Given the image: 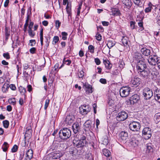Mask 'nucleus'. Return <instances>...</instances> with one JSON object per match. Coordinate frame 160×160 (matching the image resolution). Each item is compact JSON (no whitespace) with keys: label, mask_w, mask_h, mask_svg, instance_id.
Masks as SVG:
<instances>
[{"label":"nucleus","mask_w":160,"mask_h":160,"mask_svg":"<svg viewBox=\"0 0 160 160\" xmlns=\"http://www.w3.org/2000/svg\"><path fill=\"white\" fill-rule=\"evenodd\" d=\"M142 53L145 56H148L150 54L151 52L149 49L146 48H142L141 49Z\"/></svg>","instance_id":"obj_24"},{"label":"nucleus","mask_w":160,"mask_h":160,"mask_svg":"<svg viewBox=\"0 0 160 160\" xmlns=\"http://www.w3.org/2000/svg\"><path fill=\"white\" fill-rule=\"evenodd\" d=\"M89 51L92 53H94V47L92 45H90L88 47Z\"/></svg>","instance_id":"obj_38"},{"label":"nucleus","mask_w":160,"mask_h":160,"mask_svg":"<svg viewBox=\"0 0 160 160\" xmlns=\"http://www.w3.org/2000/svg\"><path fill=\"white\" fill-rule=\"evenodd\" d=\"M115 42L114 41L109 40L107 45L108 48L110 49L115 45Z\"/></svg>","instance_id":"obj_31"},{"label":"nucleus","mask_w":160,"mask_h":160,"mask_svg":"<svg viewBox=\"0 0 160 160\" xmlns=\"http://www.w3.org/2000/svg\"><path fill=\"white\" fill-rule=\"evenodd\" d=\"M128 116V114L125 112L122 111L118 113L116 119L118 121H123L127 118Z\"/></svg>","instance_id":"obj_12"},{"label":"nucleus","mask_w":160,"mask_h":160,"mask_svg":"<svg viewBox=\"0 0 160 160\" xmlns=\"http://www.w3.org/2000/svg\"><path fill=\"white\" fill-rule=\"evenodd\" d=\"M26 132L28 133H31V126H28L26 128Z\"/></svg>","instance_id":"obj_60"},{"label":"nucleus","mask_w":160,"mask_h":160,"mask_svg":"<svg viewBox=\"0 0 160 160\" xmlns=\"http://www.w3.org/2000/svg\"><path fill=\"white\" fill-rule=\"evenodd\" d=\"M94 61L97 65H99L101 63V61L100 59L98 58H95L94 59Z\"/></svg>","instance_id":"obj_59"},{"label":"nucleus","mask_w":160,"mask_h":160,"mask_svg":"<svg viewBox=\"0 0 160 160\" xmlns=\"http://www.w3.org/2000/svg\"><path fill=\"white\" fill-rule=\"evenodd\" d=\"M63 153L60 152L59 150L55 152H52L50 153L51 157L53 159H59L63 156Z\"/></svg>","instance_id":"obj_14"},{"label":"nucleus","mask_w":160,"mask_h":160,"mask_svg":"<svg viewBox=\"0 0 160 160\" xmlns=\"http://www.w3.org/2000/svg\"><path fill=\"white\" fill-rule=\"evenodd\" d=\"M136 68L138 73L140 76L145 79L149 78L150 72L147 71L146 69L147 68L146 62L144 58H142L137 62Z\"/></svg>","instance_id":"obj_1"},{"label":"nucleus","mask_w":160,"mask_h":160,"mask_svg":"<svg viewBox=\"0 0 160 160\" xmlns=\"http://www.w3.org/2000/svg\"><path fill=\"white\" fill-rule=\"evenodd\" d=\"M62 35V39L64 40H66L67 39V36L68 35V33L64 32H62L61 33Z\"/></svg>","instance_id":"obj_42"},{"label":"nucleus","mask_w":160,"mask_h":160,"mask_svg":"<svg viewBox=\"0 0 160 160\" xmlns=\"http://www.w3.org/2000/svg\"><path fill=\"white\" fill-rule=\"evenodd\" d=\"M148 7L146 8L144 10L145 12L147 13L151 12L153 6L151 2H149L148 4Z\"/></svg>","instance_id":"obj_27"},{"label":"nucleus","mask_w":160,"mask_h":160,"mask_svg":"<svg viewBox=\"0 0 160 160\" xmlns=\"http://www.w3.org/2000/svg\"><path fill=\"white\" fill-rule=\"evenodd\" d=\"M48 85L50 86V88H53L52 84L53 83V81L52 79H51L48 81Z\"/></svg>","instance_id":"obj_61"},{"label":"nucleus","mask_w":160,"mask_h":160,"mask_svg":"<svg viewBox=\"0 0 160 160\" xmlns=\"http://www.w3.org/2000/svg\"><path fill=\"white\" fill-rule=\"evenodd\" d=\"M142 58H143L142 57V55L140 53L136 52H135L133 57V59L134 60L138 61L139 60H141Z\"/></svg>","instance_id":"obj_23"},{"label":"nucleus","mask_w":160,"mask_h":160,"mask_svg":"<svg viewBox=\"0 0 160 160\" xmlns=\"http://www.w3.org/2000/svg\"><path fill=\"white\" fill-rule=\"evenodd\" d=\"M139 100V96L137 94H135L131 97L129 99L127 100L126 104L128 105H132L138 102Z\"/></svg>","instance_id":"obj_5"},{"label":"nucleus","mask_w":160,"mask_h":160,"mask_svg":"<svg viewBox=\"0 0 160 160\" xmlns=\"http://www.w3.org/2000/svg\"><path fill=\"white\" fill-rule=\"evenodd\" d=\"M142 133L145 139H148L150 138L152 136V132L150 128L146 127L143 128Z\"/></svg>","instance_id":"obj_10"},{"label":"nucleus","mask_w":160,"mask_h":160,"mask_svg":"<svg viewBox=\"0 0 160 160\" xmlns=\"http://www.w3.org/2000/svg\"><path fill=\"white\" fill-rule=\"evenodd\" d=\"M135 23V22L132 21H131L130 22V26L131 29H133L136 28Z\"/></svg>","instance_id":"obj_43"},{"label":"nucleus","mask_w":160,"mask_h":160,"mask_svg":"<svg viewBox=\"0 0 160 160\" xmlns=\"http://www.w3.org/2000/svg\"><path fill=\"white\" fill-rule=\"evenodd\" d=\"M111 12H112V15L113 16H120L121 14L120 11L118 8H113L111 9Z\"/></svg>","instance_id":"obj_22"},{"label":"nucleus","mask_w":160,"mask_h":160,"mask_svg":"<svg viewBox=\"0 0 160 160\" xmlns=\"http://www.w3.org/2000/svg\"><path fill=\"white\" fill-rule=\"evenodd\" d=\"M86 158L88 159H89V160H90V159L92 158V156L91 153H88L86 155Z\"/></svg>","instance_id":"obj_64"},{"label":"nucleus","mask_w":160,"mask_h":160,"mask_svg":"<svg viewBox=\"0 0 160 160\" xmlns=\"http://www.w3.org/2000/svg\"><path fill=\"white\" fill-rule=\"evenodd\" d=\"M138 25L140 28L139 29V30H140V31H142L144 29V28L143 27V25L142 21H141V22H138Z\"/></svg>","instance_id":"obj_48"},{"label":"nucleus","mask_w":160,"mask_h":160,"mask_svg":"<svg viewBox=\"0 0 160 160\" xmlns=\"http://www.w3.org/2000/svg\"><path fill=\"white\" fill-rule=\"evenodd\" d=\"M131 90L129 87H122L120 90V95L122 97H126L129 94Z\"/></svg>","instance_id":"obj_7"},{"label":"nucleus","mask_w":160,"mask_h":160,"mask_svg":"<svg viewBox=\"0 0 160 160\" xmlns=\"http://www.w3.org/2000/svg\"><path fill=\"white\" fill-rule=\"evenodd\" d=\"M147 150L146 151L148 152H152L153 151L152 145L151 143H148L146 144Z\"/></svg>","instance_id":"obj_33"},{"label":"nucleus","mask_w":160,"mask_h":160,"mask_svg":"<svg viewBox=\"0 0 160 160\" xmlns=\"http://www.w3.org/2000/svg\"><path fill=\"white\" fill-rule=\"evenodd\" d=\"M100 82L103 84H105L107 83V80L104 78H101L99 80Z\"/></svg>","instance_id":"obj_63"},{"label":"nucleus","mask_w":160,"mask_h":160,"mask_svg":"<svg viewBox=\"0 0 160 160\" xmlns=\"http://www.w3.org/2000/svg\"><path fill=\"white\" fill-rule=\"evenodd\" d=\"M84 125L85 127V130L90 131L92 130L94 127V122L92 123L91 121L90 120L87 121L84 124Z\"/></svg>","instance_id":"obj_13"},{"label":"nucleus","mask_w":160,"mask_h":160,"mask_svg":"<svg viewBox=\"0 0 160 160\" xmlns=\"http://www.w3.org/2000/svg\"><path fill=\"white\" fill-rule=\"evenodd\" d=\"M3 127L5 128H8L9 125V122L7 120H5L3 121Z\"/></svg>","instance_id":"obj_40"},{"label":"nucleus","mask_w":160,"mask_h":160,"mask_svg":"<svg viewBox=\"0 0 160 160\" xmlns=\"http://www.w3.org/2000/svg\"><path fill=\"white\" fill-rule=\"evenodd\" d=\"M22 112H21L18 113L16 115V117L18 119V120H20L22 118Z\"/></svg>","instance_id":"obj_50"},{"label":"nucleus","mask_w":160,"mask_h":160,"mask_svg":"<svg viewBox=\"0 0 160 160\" xmlns=\"http://www.w3.org/2000/svg\"><path fill=\"white\" fill-rule=\"evenodd\" d=\"M8 101L10 104L13 105L16 103V101L15 98H10L8 100Z\"/></svg>","instance_id":"obj_44"},{"label":"nucleus","mask_w":160,"mask_h":160,"mask_svg":"<svg viewBox=\"0 0 160 160\" xmlns=\"http://www.w3.org/2000/svg\"><path fill=\"white\" fill-rule=\"evenodd\" d=\"M59 40V37L58 36H55L53 38L52 44L55 45Z\"/></svg>","instance_id":"obj_37"},{"label":"nucleus","mask_w":160,"mask_h":160,"mask_svg":"<svg viewBox=\"0 0 160 160\" xmlns=\"http://www.w3.org/2000/svg\"><path fill=\"white\" fill-rule=\"evenodd\" d=\"M4 57L7 59H8L10 58V56L9 53L8 52L4 53L3 54Z\"/></svg>","instance_id":"obj_52"},{"label":"nucleus","mask_w":160,"mask_h":160,"mask_svg":"<svg viewBox=\"0 0 160 160\" xmlns=\"http://www.w3.org/2000/svg\"><path fill=\"white\" fill-rule=\"evenodd\" d=\"M130 129L133 131H138L140 128V125L139 122L133 121L129 124Z\"/></svg>","instance_id":"obj_8"},{"label":"nucleus","mask_w":160,"mask_h":160,"mask_svg":"<svg viewBox=\"0 0 160 160\" xmlns=\"http://www.w3.org/2000/svg\"><path fill=\"white\" fill-rule=\"evenodd\" d=\"M31 14V7H30L28 9V12L27 13V19L28 20H29V18L30 15Z\"/></svg>","instance_id":"obj_45"},{"label":"nucleus","mask_w":160,"mask_h":160,"mask_svg":"<svg viewBox=\"0 0 160 160\" xmlns=\"http://www.w3.org/2000/svg\"><path fill=\"white\" fill-rule=\"evenodd\" d=\"M63 62L68 65H69L72 63V61L69 59L66 60V58H64L63 60Z\"/></svg>","instance_id":"obj_39"},{"label":"nucleus","mask_w":160,"mask_h":160,"mask_svg":"<svg viewBox=\"0 0 160 160\" xmlns=\"http://www.w3.org/2000/svg\"><path fill=\"white\" fill-rule=\"evenodd\" d=\"M160 58L156 55H151L148 59V62L149 64L152 66L156 65Z\"/></svg>","instance_id":"obj_9"},{"label":"nucleus","mask_w":160,"mask_h":160,"mask_svg":"<svg viewBox=\"0 0 160 160\" xmlns=\"http://www.w3.org/2000/svg\"><path fill=\"white\" fill-rule=\"evenodd\" d=\"M86 92L88 93H92V88L90 85H86Z\"/></svg>","instance_id":"obj_34"},{"label":"nucleus","mask_w":160,"mask_h":160,"mask_svg":"<svg viewBox=\"0 0 160 160\" xmlns=\"http://www.w3.org/2000/svg\"><path fill=\"white\" fill-rule=\"evenodd\" d=\"M19 89V90L20 93L22 95H24L25 92H26V89L21 86L20 87Z\"/></svg>","instance_id":"obj_36"},{"label":"nucleus","mask_w":160,"mask_h":160,"mask_svg":"<svg viewBox=\"0 0 160 160\" xmlns=\"http://www.w3.org/2000/svg\"><path fill=\"white\" fill-rule=\"evenodd\" d=\"M139 143L138 140L134 138H132L129 142V145L132 148H135L138 146Z\"/></svg>","instance_id":"obj_17"},{"label":"nucleus","mask_w":160,"mask_h":160,"mask_svg":"<svg viewBox=\"0 0 160 160\" xmlns=\"http://www.w3.org/2000/svg\"><path fill=\"white\" fill-rule=\"evenodd\" d=\"M29 43H31L30 45L31 46H34L36 44L35 40H31L29 41Z\"/></svg>","instance_id":"obj_57"},{"label":"nucleus","mask_w":160,"mask_h":160,"mask_svg":"<svg viewBox=\"0 0 160 160\" xmlns=\"http://www.w3.org/2000/svg\"><path fill=\"white\" fill-rule=\"evenodd\" d=\"M59 144L58 143H53L52 146L49 148L48 151L49 152L53 151L55 152L57 151L58 149Z\"/></svg>","instance_id":"obj_19"},{"label":"nucleus","mask_w":160,"mask_h":160,"mask_svg":"<svg viewBox=\"0 0 160 160\" xmlns=\"http://www.w3.org/2000/svg\"><path fill=\"white\" fill-rule=\"evenodd\" d=\"M59 136L62 140L68 139L71 135V131L68 128H63L60 130L58 133Z\"/></svg>","instance_id":"obj_3"},{"label":"nucleus","mask_w":160,"mask_h":160,"mask_svg":"<svg viewBox=\"0 0 160 160\" xmlns=\"http://www.w3.org/2000/svg\"><path fill=\"white\" fill-rule=\"evenodd\" d=\"M28 32L29 35L31 37L33 38L35 35V33L33 32L32 29H29Z\"/></svg>","instance_id":"obj_46"},{"label":"nucleus","mask_w":160,"mask_h":160,"mask_svg":"<svg viewBox=\"0 0 160 160\" xmlns=\"http://www.w3.org/2000/svg\"><path fill=\"white\" fill-rule=\"evenodd\" d=\"M157 24L160 26V14H158L156 17Z\"/></svg>","instance_id":"obj_56"},{"label":"nucleus","mask_w":160,"mask_h":160,"mask_svg":"<svg viewBox=\"0 0 160 160\" xmlns=\"http://www.w3.org/2000/svg\"><path fill=\"white\" fill-rule=\"evenodd\" d=\"M128 38L127 37H123L122 39V43L125 46H126L128 45Z\"/></svg>","instance_id":"obj_30"},{"label":"nucleus","mask_w":160,"mask_h":160,"mask_svg":"<svg viewBox=\"0 0 160 160\" xmlns=\"http://www.w3.org/2000/svg\"><path fill=\"white\" fill-rule=\"evenodd\" d=\"M66 10L67 13L68 14V16L71 15V4L68 3L66 7Z\"/></svg>","instance_id":"obj_29"},{"label":"nucleus","mask_w":160,"mask_h":160,"mask_svg":"<svg viewBox=\"0 0 160 160\" xmlns=\"http://www.w3.org/2000/svg\"><path fill=\"white\" fill-rule=\"evenodd\" d=\"M72 128L75 134H77L80 130V126L78 122H75L72 126Z\"/></svg>","instance_id":"obj_18"},{"label":"nucleus","mask_w":160,"mask_h":160,"mask_svg":"<svg viewBox=\"0 0 160 160\" xmlns=\"http://www.w3.org/2000/svg\"><path fill=\"white\" fill-rule=\"evenodd\" d=\"M122 3L127 7H130L132 5L131 0H122Z\"/></svg>","instance_id":"obj_26"},{"label":"nucleus","mask_w":160,"mask_h":160,"mask_svg":"<svg viewBox=\"0 0 160 160\" xmlns=\"http://www.w3.org/2000/svg\"><path fill=\"white\" fill-rule=\"evenodd\" d=\"M10 31L7 27L5 28V36L6 40H7L10 36Z\"/></svg>","instance_id":"obj_32"},{"label":"nucleus","mask_w":160,"mask_h":160,"mask_svg":"<svg viewBox=\"0 0 160 160\" xmlns=\"http://www.w3.org/2000/svg\"><path fill=\"white\" fill-rule=\"evenodd\" d=\"M59 64L58 63H57L55 64L54 68V71H55L56 72L58 71V69L59 68Z\"/></svg>","instance_id":"obj_62"},{"label":"nucleus","mask_w":160,"mask_h":160,"mask_svg":"<svg viewBox=\"0 0 160 160\" xmlns=\"http://www.w3.org/2000/svg\"><path fill=\"white\" fill-rule=\"evenodd\" d=\"M69 152L73 156H76L78 154V151L77 148L75 147H71L69 149ZM78 155L81 154V152L78 153Z\"/></svg>","instance_id":"obj_21"},{"label":"nucleus","mask_w":160,"mask_h":160,"mask_svg":"<svg viewBox=\"0 0 160 160\" xmlns=\"http://www.w3.org/2000/svg\"><path fill=\"white\" fill-rule=\"evenodd\" d=\"M26 160H30L33 156V151L32 149H29L27 152L26 154Z\"/></svg>","instance_id":"obj_20"},{"label":"nucleus","mask_w":160,"mask_h":160,"mask_svg":"<svg viewBox=\"0 0 160 160\" xmlns=\"http://www.w3.org/2000/svg\"><path fill=\"white\" fill-rule=\"evenodd\" d=\"M8 146L9 145L8 143L7 142H4L2 147L3 151L5 152H6L8 150Z\"/></svg>","instance_id":"obj_35"},{"label":"nucleus","mask_w":160,"mask_h":160,"mask_svg":"<svg viewBox=\"0 0 160 160\" xmlns=\"http://www.w3.org/2000/svg\"><path fill=\"white\" fill-rule=\"evenodd\" d=\"M154 99L158 103H160V95H154Z\"/></svg>","instance_id":"obj_49"},{"label":"nucleus","mask_w":160,"mask_h":160,"mask_svg":"<svg viewBox=\"0 0 160 160\" xmlns=\"http://www.w3.org/2000/svg\"><path fill=\"white\" fill-rule=\"evenodd\" d=\"M144 98L149 100L153 96V92L151 89L148 87H145L142 91Z\"/></svg>","instance_id":"obj_4"},{"label":"nucleus","mask_w":160,"mask_h":160,"mask_svg":"<svg viewBox=\"0 0 160 160\" xmlns=\"http://www.w3.org/2000/svg\"><path fill=\"white\" fill-rule=\"evenodd\" d=\"M103 62L107 69L110 70L112 67V64L108 60H103Z\"/></svg>","instance_id":"obj_25"},{"label":"nucleus","mask_w":160,"mask_h":160,"mask_svg":"<svg viewBox=\"0 0 160 160\" xmlns=\"http://www.w3.org/2000/svg\"><path fill=\"white\" fill-rule=\"evenodd\" d=\"M151 74L153 76H155V77H157L159 74V72H158V70H156V71H154V72H151Z\"/></svg>","instance_id":"obj_58"},{"label":"nucleus","mask_w":160,"mask_h":160,"mask_svg":"<svg viewBox=\"0 0 160 160\" xmlns=\"http://www.w3.org/2000/svg\"><path fill=\"white\" fill-rule=\"evenodd\" d=\"M102 153L106 157H110L111 153L110 151L107 149H103L102 151Z\"/></svg>","instance_id":"obj_28"},{"label":"nucleus","mask_w":160,"mask_h":160,"mask_svg":"<svg viewBox=\"0 0 160 160\" xmlns=\"http://www.w3.org/2000/svg\"><path fill=\"white\" fill-rule=\"evenodd\" d=\"M96 39L99 41L101 40L102 39V36L99 33H97L96 36Z\"/></svg>","instance_id":"obj_55"},{"label":"nucleus","mask_w":160,"mask_h":160,"mask_svg":"<svg viewBox=\"0 0 160 160\" xmlns=\"http://www.w3.org/2000/svg\"><path fill=\"white\" fill-rule=\"evenodd\" d=\"M133 2L134 4L136 5H141V1L140 0H133Z\"/></svg>","instance_id":"obj_54"},{"label":"nucleus","mask_w":160,"mask_h":160,"mask_svg":"<svg viewBox=\"0 0 160 160\" xmlns=\"http://www.w3.org/2000/svg\"><path fill=\"white\" fill-rule=\"evenodd\" d=\"M75 119L74 117L71 115H68L66 118V122L68 125H71L74 121Z\"/></svg>","instance_id":"obj_16"},{"label":"nucleus","mask_w":160,"mask_h":160,"mask_svg":"<svg viewBox=\"0 0 160 160\" xmlns=\"http://www.w3.org/2000/svg\"><path fill=\"white\" fill-rule=\"evenodd\" d=\"M80 113L82 115H86L90 111L91 108L88 105L84 104L79 108Z\"/></svg>","instance_id":"obj_6"},{"label":"nucleus","mask_w":160,"mask_h":160,"mask_svg":"<svg viewBox=\"0 0 160 160\" xmlns=\"http://www.w3.org/2000/svg\"><path fill=\"white\" fill-rule=\"evenodd\" d=\"M119 136L120 140L124 142L128 138V133L127 132L122 131L120 133Z\"/></svg>","instance_id":"obj_15"},{"label":"nucleus","mask_w":160,"mask_h":160,"mask_svg":"<svg viewBox=\"0 0 160 160\" xmlns=\"http://www.w3.org/2000/svg\"><path fill=\"white\" fill-rule=\"evenodd\" d=\"M84 72L82 71H81L78 74V76L79 78H82L84 76Z\"/></svg>","instance_id":"obj_53"},{"label":"nucleus","mask_w":160,"mask_h":160,"mask_svg":"<svg viewBox=\"0 0 160 160\" xmlns=\"http://www.w3.org/2000/svg\"><path fill=\"white\" fill-rule=\"evenodd\" d=\"M74 145L77 148L81 149V152H84L82 148L86 146L87 143L85 136H83L80 139H74L73 141Z\"/></svg>","instance_id":"obj_2"},{"label":"nucleus","mask_w":160,"mask_h":160,"mask_svg":"<svg viewBox=\"0 0 160 160\" xmlns=\"http://www.w3.org/2000/svg\"><path fill=\"white\" fill-rule=\"evenodd\" d=\"M50 102V100L48 99H47L45 101V104L44 105V109L46 110Z\"/></svg>","instance_id":"obj_47"},{"label":"nucleus","mask_w":160,"mask_h":160,"mask_svg":"<svg viewBox=\"0 0 160 160\" xmlns=\"http://www.w3.org/2000/svg\"><path fill=\"white\" fill-rule=\"evenodd\" d=\"M142 80L141 79L135 77L131 78L130 81V84L132 85L133 86L137 87L140 84Z\"/></svg>","instance_id":"obj_11"},{"label":"nucleus","mask_w":160,"mask_h":160,"mask_svg":"<svg viewBox=\"0 0 160 160\" xmlns=\"http://www.w3.org/2000/svg\"><path fill=\"white\" fill-rule=\"evenodd\" d=\"M155 91L154 92V95H160V89L158 88L157 87H155Z\"/></svg>","instance_id":"obj_41"},{"label":"nucleus","mask_w":160,"mask_h":160,"mask_svg":"<svg viewBox=\"0 0 160 160\" xmlns=\"http://www.w3.org/2000/svg\"><path fill=\"white\" fill-rule=\"evenodd\" d=\"M18 149V146L16 145H15L12 149V152H15L17 151Z\"/></svg>","instance_id":"obj_51"}]
</instances>
